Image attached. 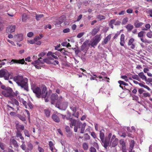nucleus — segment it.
<instances>
[{
    "label": "nucleus",
    "mask_w": 152,
    "mask_h": 152,
    "mask_svg": "<svg viewBox=\"0 0 152 152\" xmlns=\"http://www.w3.org/2000/svg\"><path fill=\"white\" fill-rule=\"evenodd\" d=\"M66 19V17L65 15H62L56 21V25H60L62 23L64 22Z\"/></svg>",
    "instance_id": "nucleus-11"
},
{
    "label": "nucleus",
    "mask_w": 152,
    "mask_h": 152,
    "mask_svg": "<svg viewBox=\"0 0 152 152\" xmlns=\"http://www.w3.org/2000/svg\"><path fill=\"white\" fill-rule=\"evenodd\" d=\"M38 149L39 152H44V150L39 146L38 147Z\"/></svg>",
    "instance_id": "nucleus-64"
},
{
    "label": "nucleus",
    "mask_w": 152,
    "mask_h": 152,
    "mask_svg": "<svg viewBox=\"0 0 152 152\" xmlns=\"http://www.w3.org/2000/svg\"><path fill=\"white\" fill-rule=\"evenodd\" d=\"M10 99L11 101H9V103H10L13 104H15L17 106H18L19 103L18 101L13 97L10 98Z\"/></svg>",
    "instance_id": "nucleus-17"
},
{
    "label": "nucleus",
    "mask_w": 152,
    "mask_h": 152,
    "mask_svg": "<svg viewBox=\"0 0 152 152\" xmlns=\"http://www.w3.org/2000/svg\"><path fill=\"white\" fill-rule=\"evenodd\" d=\"M132 77L134 79H135L138 81H140L139 80V79H140L139 78L137 75H133Z\"/></svg>",
    "instance_id": "nucleus-57"
},
{
    "label": "nucleus",
    "mask_w": 152,
    "mask_h": 152,
    "mask_svg": "<svg viewBox=\"0 0 152 152\" xmlns=\"http://www.w3.org/2000/svg\"><path fill=\"white\" fill-rule=\"evenodd\" d=\"M10 65L12 64H27V63L25 62L24 59L22 58V59L17 60L15 59H13L11 60V61L10 62Z\"/></svg>",
    "instance_id": "nucleus-7"
},
{
    "label": "nucleus",
    "mask_w": 152,
    "mask_h": 152,
    "mask_svg": "<svg viewBox=\"0 0 152 152\" xmlns=\"http://www.w3.org/2000/svg\"><path fill=\"white\" fill-rule=\"evenodd\" d=\"M51 103L52 104H54L56 100L58 101V99L59 98L58 97V95L56 93L52 94L51 96Z\"/></svg>",
    "instance_id": "nucleus-13"
},
{
    "label": "nucleus",
    "mask_w": 152,
    "mask_h": 152,
    "mask_svg": "<svg viewBox=\"0 0 152 152\" xmlns=\"http://www.w3.org/2000/svg\"><path fill=\"white\" fill-rule=\"evenodd\" d=\"M84 34L85 33L84 32L80 33L77 35V37L78 38H80L84 35Z\"/></svg>",
    "instance_id": "nucleus-55"
},
{
    "label": "nucleus",
    "mask_w": 152,
    "mask_h": 152,
    "mask_svg": "<svg viewBox=\"0 0 152 152\" xmlns=\"http://www.w3.org/2000/svg\"><path fill=\"white\" fill-rule=\"evenodd\" d=\"M28 79L27 78H23V76L21 78V80L19 82V83H18V86H20L21 88H24L25 90L28 91Z\"/></svg>",
    "instance_id": "nucleus-3"
},
{
    "label": "nucleus",
    "mask_w": 152,
    "mask_h": 152,
    "mask_svg": "<svg viewBox=\"0 0 152 152\" xmlns=\"http://www.w3.org/2000/svg\"><path fill=\"white\" fill-rule=\"evenodd\" d=\"M5 146V145L3 143L0 142V148L2 150H4V149Z\"/></svg>",
    "instance_id": "nucleus-59"
},
{
    "label": "nucleus",
    "mask_w": 152,
    "mask_h": 152,
    "mask_svg": "<svg viewBox=\"0 0 152 152\" xmlns=\"http://www.w3.org/2000/svg\"><path fill=\"white\" fill-rule=\"evenodd\" d=\"M15 25H9L7 27L6 32L7 33H12L15 31Z\"/></svg>",
    "instance_id": "nucleus-10"
},
{
    "label": "nucleus",
    "mask_w": 152,
    "mask_h": 152,
    "mask_svg": "<svg viewBox=\"0 0 152 152\" xmlns=\"http://www.w3.org/2000/svg\"><path fill=\"white\" fill-rule=\"evenodd\" d=\"M90 152H96V149L92 146L90 147Z\"/></svg>",
    "instance_id": "nucleus-58"
},
{
    "label": "nucleus",
    "mask_w": 152,
    "mask_h": 152,
    "mask_svg": "<svg viewBox=\"0 0 152 152\" xmlns=\"http://www.w3.org/2000/svg\"><path fill=\"white\" fill-rule=\"evenodd\" d=\"M97 18L100 20L105 19V17L101 15H99L97 16Z\"/></svg>",
    "instance_id": "nucleus-41"
},
{
    "label": "nucleus",
    "mask_w": 152,
    "mask_h": 152,
    "mask_svg": "<svg viewBox=\"0 0 152 152\" xmlns=\"http://www.w3.org/2000/svg\"><path fill=\"white\" fill-rule=\"evenodd\" d=\"M24 132L26 136H27L28 137H30V134H29V132L27 130H24Z\"/></svg>",
    "instance_id": "nucleus-48"
},
{
    "label": "nucleus",
    "mask_w": 152,
    "mask_h": 152,
    "mask_svg": "<svg viewBox=\"0 0 152 152\" xmlns=\"http://www.w3.org/2000/svg\"><path fill=\"white\" fill-rule=\"evenodd\" d=\"M145 91L142 88H139L138 90V92L140 95L142 94Z\"/></svg>",
    "instance_id": "nucleus-63"
},
{
    "label": "nucleus",
    "mask_w": 152,
    "mask_h": 152,
    "mask_svg": "<svg viewBox=\"0 0 152 152\" xmlns=\"http://www.w3.org/2000/svg\"><path fill=\"white\" fill-rule=\"evenodd\" d=\"M101 34H100L96 35L93 38V41L91 42V43L88 44V46H89L91 45L92 47L94 48L95 46L97 45L101 40Z\"/></svg>",
    "instance_id": "nucleus-5"
},
{
    "label": "nucleus",
    "mask_w": 152,
    "mask_h": 152,
    "mask_svg": "<svg viewBox=\"0 0 152 152\" xmlns=\"http://www.w3.org/2000/svg\"><path fill=\"white\" fill-rule=\"evenodd\" d=\"M139 85L141 87H144L146 89H147L148 90L150 91L151 90L150 88L147 86L144 85L143 84L139 83H138Z\"/></svg>",
    "instance_id": "nucleus-38"
},
{
    "label": "nucleus",
    "mask_w": 152,
    "mask_h": 152,
    "mask_svg": "<svg viewBox=\"0 0 152 152\" xmlns=\"http://www.w3.org/2000/svg\"><path fill=\"white\" fill-rule=\"evenodd\" d=\"M42 59V58L40 57L37 60H36L35 61L32 62L31 64L33 65H39L40 64H43V62L41 61L40 59Z\"/></svg>",
    "instance_id": "nucleus-23"
},
{
    "label": "nucleus",
    "mask_w": 152,
    "mask_h": 152,
    "mask_svg": "<svg viewBox=\"0 0 152 152\" xmlns=\"http://www.w3.org/2000/svg\"><path fill=\"white\" fill-rule=\"evenodd\" d=\"M17 40L18 41H20L23 39V35L22 34H18L17 36Z\"/></svg>",
    "instance_id": "nucleus-36"
},
{
    "label": "nucleus",
    "mask_w": 152,
    "mask_h": 152,
    "mask_svg": "<svg viewBox=\"0 0 152 152\" xmlns=\"http://www.w3.org/2000/svg\"><path fill=\"white\" fill-rule=\"evenodd\" d=\"M83 149L85 151L87 150L88 148V143L85 142H84L82 145Z\"/></svg>",
    "instance_id": "nucleus-33"
},
{
    "label": "nucleus",
    "mask_w": 152,
    "mask_h": 152,
    "mask_svg": "<svg viewBox=\"0 0 152 152\" xmlns=\"http://www.w3.org/2000/svg\"><path fill=\"white\" fill-rule=\"evenodd\" d=\"M23 143L22 145L20 146L21 148L23 150H26V146L25 144V141H22Z\"/></svg>",
    "instance_id": "nucleus-49"
},
{
    "label": "nucleus",
    "mask_w": 152,
    "mask_h": 152,
    "mask_svg": "<svg viewBox=\"0 0 152 152\" xmlns=\"http://www.w3.org/2000/svg\"><path fill=\"white\" fill-rule=\"evenodd\" d=\"M59 64V62L58 60H53L52 61H51V64H52L54 65H56L57 64Z\"/></svg>",
    "instance_id": "nucleus-52"
},
{
    "label": "nucleus",
    "mask_w": 152,
    "mask_h": 152,
    "mask_svg": "<svg viewBox=\"0 0 152 152\" xmlns=\"http://www.w3.org/2000/svg\"><path fill=\"white\" fill-rule=\"evenodd\" d=\"M118 83L120 85H123L124 86L128 85V84L127 83H125V82H124V81H122L119 80L118 81Z\"/></svg>",
    "instance_id": "nucleus-56"
},
{
    "label": "nucleus",
    "mask_w": 152,
    "mask_h": 152,
    "mask_svg": "<svg viewBox=\"0 0 152 152\" xmlns=\"http://www.w3.org/2000/svg\"><path fill=\"white\" fill-rule=\"evenodd\" d=\"M44 15L43 14H36L35 18L37 21H39L41 19L43 18Z\"/></svg>",
    "instance_id": "nucleus-32"
},
{
    "label": "nucleus",
    "mask_w": 152,
    "mask_h": 152,
    "mask_svg": "<svg viewBox=\"0 0 152 152\" xmlns=\"http://www.w3.org/2000/svg\"><path fill=\"white\" fill-rule=\"evenodd\" d=\"M91 135L94 139H95L96 138V134L94 132H91Z\"/></svg>",
    "instance_id": "nucleus-62"
},
{
    "label": "nucleus",
    "mask_w": 152,
    "mask_h": 152,
    "mask_svg": "<svg viewBox=\"0 0 152 152\" xmlns=\"http://www.w3.org/2000/svg\"><path fill=\"white\" fill-rule=\"evenodd\" d=\"M89 42V40H86L83 43L82 46L84 48H85L86 47V45L87 44L88 45V43Z\"/></svg>",
    "instance_id": "nucleus-54"
},
{
    "label": "nucleus",
    "mask_w": 152,
    "mask_h": 152,
    "mask_svg": "<svg viewBox=\"0 0 152 152\" xmlns=\"http://www.w3.org/2000/svg\"><path fill=\"white\" fill-rule=\"evenodd\" d=\"M144 24V23L139 21L138 20L135 21L134 25L136 28H139Z\"/></svg>",
    "instance_id": "nucleus-19"
},
{
    "label": "nucleus",
    "mask_w": 152,
    "mask_h": 152,
    "mask_svg": "<svg viewBox=\"0 0 152 152\" xmlns=\"http://www.w3.org/2000/svg\"><path fill=\"white\" fill-rule=\"evenodd\" d=\"M13 90L12 88L10 87H7V89L2 91L1 93L3 95L6 97L9 98H11L12 93Z\"/></svg>",
    "instance_id": "nucleus-6"
},
{
    "label": "nucleus",
    "mask_w": 152,
    "mask_h": 152,
    "mask_svg": "<svg viewBox=\"0 0 152 152\" xmlns=\"http://www.w3.org/2000/svg\"><path fill=\"white\" fill-rule=\"evenodd\" d=\"M104 129H102L100 131L99 136L101 140L104 137Z\"/></svg>",
    "instance_id": "nucleus-29"
},
{
    "label": "nucleus",
    "mask_w": 152,
    "mask_h": 152,
    "mask_svg": "<svg viewBox=\"0 0 152 152\" xmlns=\"http://www.w3.org/2000/svg\"><path fill=\"white\" fill-rule=\"evenodd\" d=\"M145 33V31H141L138 34V37L140 38L141 41L144 43H148V41L146 39H144L143 37L144 36V34Z\"/></svg>",
    "instance_id": "nucleus-9"
},
{
    "label": "nucleus",
    "mask_w": 152,
    "mask_h": 152,
    "mask_svg": "<svg viewBox=\"0 0 152 152\" xmlns=\"http://www.w3.org/2000/svg\"><path fill=\"white\" fill-rule=\"evenodd\" d=\"M31 89L33 93L35 94L37 97L38 98L41 97V89L39 87L36 86V85L35 83H32L31 84Z\"/></svg>",
    "instance_id": "nucleus-2"
},
{
    "label": "nucleus",
    "mask_w": 152,
    "mask_h": 152,
    "mask_svg": "<svg viewBox=\"0 0 152 152\" xmlns=\"http://www.w3.org/2000/svg\"><path fill=\"white\" fill-rule=\"evenodd\" d=\"M19 94V92L17 91H16L15 92L12 91V97H14L15 96H17Z\"/></svg>",
    "instance_id": "nucleus-50"
},
{
    "label": "nucleus",
    "mask_w": 152,
    "mask_h": 152,
    "mask_svg": "<svg viewBox=\"0 0 152 152\" xmlns=\"http://www.w3.org/2000/svg\"><path fill=\"white\" fill-rule=\"evenodd\" d=\"M134 39L133 38H131L129 40L128 43V45L130 46L131 45H132V44H133V43L134 42Z\"/></svg>",
    "instance_id": "nucleus-43"
},
{
    "label": "nucleus",
    "mask_w": 152,
    "mask_h": 152,
    "mask_svg": "<svg viewBox=\"0 0 152 152\" xmlns=\"http://www.w3.org/2000/svg\"><path fill=\"white\" fill-rule=\"evenodd\" d=\"M125 27L128 32H130L134 28L133 26L131 24H128Z\"/></svg>",
    "instance_id": "nucleus-24"
},
{
    "label": "nucleus",
    "mask_w": 152,
    "mask_h": 152,
    "mask_svg": "<svg viewBox=\"0 0 152 152\" xmlns=\"http://www.w3.org/2000/svg\"><path fill=\"white\" fill-rule=\"evenodd\" d=\"M27 146L28 148H27L29 149L30 151L32 150L33 148V145L30 142H28V144Z\"/></svg>",
    "instance_id": "nucleus-44"
},
{
    "label": "nucleus",
    "mask_w": 152,
    "mask_h": 152,
    "mask_svg": "<svg viewBox=\"0 0 152 152\" xmlns=\"http://www.w3.org/2000/svg\"><path fill=\"white\" fill-rule=\"evenodd\" d=\"M84 139L85 140H89L90 139V136L87 134L85 133L84 134Z\"/></svg>",
    "instance_id": "nucleus-47"
},
{
    "label": "nucleus",
    "mask_w": 152,
    "mask_h": 152,
    "mask_svg": "<svg viewBox=\"0 0 152 152\" xmlns=\"http://www.w3.org/2000/svg\"><path fill=\"white\" fill-rule=\"evenodd\" d=\"M10 75V73L7 71H6L5 75H4L3 77H4V79L6 80H8L9 79V77Z\"/></svg>",
    "instance_id": "nucleus-34"
},
{
    "label": "nucleus",
    "mask_w": 152,
    "mask_h": 152,
    "mask_svg": "<svg viewBox=\"0 0 152 152\" xmlns=\"http://www.w3.org/2000/svg\"><path fill=\"white\" fill-rule=\"evenodd\" d=\"M139 76L143 80H144L146 81H147V77L145 76L143 72H141L138 74Z\"/></svg>",
    "instance_id": "nucleus-27"
},
{
    "label": "nucleus",
    "mask_w": 152,
    "mask_h": 152,
    "mask_svg": "<svg viewBox=\"0 0 152 152\" xmlns=\"http://www.w3.org/2000/svg\"><path fill=\"white\" fill-rule=\"evenodd\" d=\"M99 27H97L94 28L91 32V34L92 36H95L99 31Z\"/></svg>",
    "instance_id": "nucleus-21"
},
{
    "label": "nucleus",
    "mask_w": 152,
    "mask_h": 152,
    "mask_svg": "<svg viewBox=\"0 0 152 152\" xmlns=\"http://www.w3.org/2000/svg\"><path fill=\"white\" fill-rule=\"evenodd\" d=\"M71 121H70L71 123L70 124V126L71 128H72L73 127L75 126L76 124L77 121L75 120L74 119H71Z\"/></svg>",
    "instance_id": "nucleus-28"
},
{
    "label": "nucleus",
    "mask_w": 152,
    "mask_h": 152,
    "mask_svg": "<svg viewBox=\"0 0 152 152\" xmlns=\"http://www.w3.org/2000/svg\"><path fill=\"white\" fill-rule=\"evenodd\" d=\"M11 143L13 144L14 146L15 147H18V146L17 141L14 139H13L12 140Z\"/></svg>",
    "instance_id": "nucleus-35"
},
{
    "label": "nucleus",
    "mask_w": 152,
    "mask_h": 152,
    "mask_svg": "<svg viewBox=\"0 0 152 152\" xmlns=\"http://www.w3.org/2000/svg\"><path fill=\"white\" fill-rule=\"evenodd\" d=\"M134 141L133 140H131L130 143V146L129 148V151H132L133 149L134 145Z\"/></svg>",
    "instance_id": "nucleus-30"
},
{
    "label": "nucleus",
    "mask_w": 152,
    "mask_h": 152,
    "mask_svg": "<svg viewBox=\"0 0 152 152\" xmlns=\"http://www.w3.org/2000/svg\"><path fill=\"white\" fill-rule=\"evenodd\" d=\"M61 116L64 119L65 118L66 115H63L60 113H57V114H53L52 115L51 118L54 122L56 123H59L60 121V117Z\"/></svg>",
    "instance_id": "nucleus-4"
},
{
    "label": "nucleus",
    "mask_w": 152,
    "mask_h": 152,
    "mask_svg": "<svg viewBox=\"0 0 152 152\" xmlns=\"http://www.w3.org/2000/svg\"><path fill=\"white\" fill-rule=\"evenodd\" d=\"M16 128L17 131H20V130H24L25 127L24 125L19 124H17L16 125Z\"/></svg>",
    "instance_id": "nucleus-22"
},
{
    "label": "nucleus",
    "mask_w": 152,
    "mask_h": 152,
    "mask_svg": "<svg viewBox=\"0 0 152 152\" xmlns=\"http://www.w3.org/2000/svg\"><path fill=\"white\" fill-rule=\"evenodd\" d=\"M43 63L44 62H45L48 64H51V61L48 58H44L43 59Z\"/></svg>",
    "instance_id": "nucleus-40"
},
{
    "label": "nucleus",
    "mask_w": 152,
    "mask_h": 152,
    "mask_svg": "<svg viewBox=\"0 0 152 152\" xmlns=\"http://www.w3.org/2000/svg\"><path fill=\"white\" fill-rule=\"evenodd\" d=\"M70 109L73 111L72 115L77 118H78L79 113L78 112H76L77 107L74 105H71L70 107Z\"/></svg>",
    "instance_id": "nucleus-8"
},
{
    "label": "nucleus",
    "mask_w": 152,
    "mask_h": 152,
    "mask_svg": "<svg viewBox=\"0 0 152 152\" xmlns=\"http://www.w3.org/2000/svg\"><path fill=\"white\" fill-rule=\"evenodd\" d=\"M58 51L61 52L64 55H66L67 53H66V52L64 48L60 49V50H58Z\"/></svg>",
    "instance_id": "nucleus-45"
},
{
    "label": "nucleus",
    "mask_w": 152,
    "mask_h": 152,
    "mask_svg": "<svg viewBox=\"0 0 152 152\" xmlns=\"http://www.w3.org/2000/svg\"><path fill=\"white\" fill-rule=\"evenodd\" d=\"M128 21V18L127 17H125L124 18L122 22V25L126 24Z\"/></svg>",
    "instance_id": "nucleus-46"
},
{
    "label": "nucleus",
    "mask_w": 152,
    "mask_h": 152,
    "mask_svg": "<svg viewBox=\"0 0 152 152\" xmlns=\"http://www.w3.org/2000/svg\"><path fill=\"white\" fill-rule=\"evenodd\" d=\"M44 112L47 117H49L50 116V111L49 110L45 109L44 110Z\"/></svg>",
    "instance_id": "nucleus-39"
},
{
    "label": "nucleus",
    "mask_w": 152,
    "mask_h": 152,
    "mask_svg": "<svg viewBox=\"0 0 152 152\" xmlns=\"http://www.w3.org/2000/svg\"><path fill=\"white\" fill-rule=\"evenodd\" d=\"M147 36L149 38H151L152 37V32L151 31H150L148 32L147 34Z\"/></svg>",
    "instance_id": "nucleus-61"
},
{
    "label": "nucleus",
    "mask_w": 152,
    "mask_h": 152,
    "mask_svg": "<svg viewBox=\"0 0 152 152\" xmlns=\"http://www.w3.org/2000/svg\"><path fill=\"white\" fill-rule=\"evenodd\" d=\"M48 95L47 91V88L46 87H44L42 89V92L41 91V97L44 98H46Z\"/></svg>",
    "instance_id": "nucleus-16"
},
{
    "label": "nucleus",
    "mask_w": 152,
    "mask_h": 152,
    "mask_svg": "<svg viewBox=\"0 0 152 152\" xmlns=\"http://www.w3.org/2000/svg\"><path fill=\"white\" fill-rule=\"evenodd\" d=\"M16 136L17 137H19L22 140V141H24V137L22 136L21 132L20 131H17L16 132Z\"/></svg>",
    "instance_id": "nucleus-20"
},
{
    "label": "nucleus",
    "mask_w": 152,
    "mask_h": 152,
    "mask_svg": "<svg viewBox=\"0 0 152 152\" xmlns=\"http://www.w3.org/2000/svg\"><path fill=\"white\" fill-rule=\"evenodd\" d=\"M22 77V76L19 75L15 76L13 78V80L18 84V83H19V82L21 80V78Z\"/></svg>",
    "instance_id": "nucleus-18"
},
{
    "label": "nucleus",
    "mask_w": 152,
    "mask_h": 152,
    "mask_svg": "<svg viewBox=\"0 0 152 152\" xmlns=\"http://www.w3.org/2000/svg\"><path fill=\"white\" fill-rule=\"evenodd\" d=\"M27 16L26 14H23L22 16V20L23 22H25L27 20Z\"/></svg>",
    "instance_id": "nucleus-42"
},
{
    "label": "nucleus",
    "mask_w": 152,
    "mask_h": 152,
    "mask_svg": "<svg viewBox=\"0 0 152 152\" xmlns=\"http://www.w3.org/2000/svg\"><path fill=\"white\" fill-rule=\"evenodd\" d=\"M86 125V124L84 123L82 124L81 122H80L78 125V128L80 129V133H83L85 129V126Z\"/></svg>",
    "instance_id": "nucleus-15"
},
{
    "label": "nucleus",
    "mask_w": 152,
    "mask_h": 152,
    "mask_svg": "<svg viewBox=\"0 0 152 152\" xmlns=\"http://www.w3.org/2000/svg\"><path fill=\"white\" fill-rule=\"evenodd\" d=\"M19 94V92L17 91H16L15 92L12 91V97H14L15 96H17Z\"/></svg>",
    "instance_id": "nucleus-51"
},
{
    "label": "nucleus",
    "mask_w": 152,
    "mask_h": 152,
    "mask_svg": "<svg viewBox=\"0 0 152 152\" xmlns=\"http://www.w3.org/2000/svg\"><path fill=\"white\" fill-rule=\"evenodd\" d=\"M68 103L65 101L62 96H60L56 103V107L60 109L65 110L67 107Z\"/></svg>",
    "instance_id": "nucleus-1"
},
{
    "label": "nucleus",
    "mask_w": 152,
    "mask_h": 152,
    "mask_svg": "<svg viewBox=\"0 0 152 152\" xmlns=\"http://www.w3.org/2000/svg\"><path fill=\"white\" fill-rule=\"evenodd\" d=\"M101 140L103 144V146L105 148H107V147L109 145L110 140L105 138H104Z\"/></svg>",
    "instance_id": "nucleus-12"
},
{
    "label": "nucleus",
    "mask_w": 152,
    "mask_h": 152,
    "mask_svg": "<svg viewBox=\"0 0 152 152\" xmlns=\"http://www.w3.org/2000/svg\"><path fill=\"white\" fill-rule=\"evenodd\" d=\"M111 34L108 35L106 37H105L103 42L104 44H106L108 42L110 41L111 38Z\"/></svg>",
    "instance_id": "nucleus-26"
},
{
    "label": "nucleus",
    "mask_w": 152,
    "mask_h": 152,
    "mask_svg": "<svg viewBox=\"0 0 152 152\" xmlns=\"http://www.w3.org/2000/svg\"><path fill=\"white\" fill-rule=\"evenodd\" d=\"M125 36L124 34H122L121 35L120 44L121 46H124L125 43Z\"/></svg>",
    "instance_id": "nucleus-25"
},
{
    "label": "nucleus",
    "mask_w": 152,
    "mask_h": 152,
    "mask_svg": "<svg viewBox=\"0 0 152 152\" xmlns=\"http://www.w3.org/2000/svg\"><path fill=\"white\" fill-rule=\"evenodd\" d=\"M118 143V138H115L112 143V146L115 147L116 146Z\"/></svg>",
    "instance_id": "nucleus-31"
},
{
    "label": "nucleus",
    "mask_w": 152,
    "mask_h": 152,
    "mask_svg": "<svg viewBox=\"0 0 152 152\" xmlns=\"http://www.w3.org/2000/svg\"><path fill=\"white\" fill-rule=\"evenodd\" d=\"M6 71L4 69H1L0 70V77H3Z\"/></svg>",
    "instance_id": "nucleus-37"
},
{
    "label": "nucleus",
    "mask_w": 152,
    "mask_h": 152,
    "mask_svg": "<svg viewBox=\"0 0 152 152\" xmlns=\"http://www.w3.org/2000/svg\"><path fill=\"white\" fill-rule=\"evenodd\" d=\"M150 94L148 93H145L143 94V96L146 97H150Z\"/></svg>",
    "instance_id": "nucleus-60"
},
{
    "label": "nucleus",
    "mask_w": 152,
    "mask_h": 152,
    "mask_svg": "<svg viewBox=\"0 0 152 152\" xmlns=\"http://www.w3.org/2000/svg\"><path fill=\"white\" fill-rule=\"evenodd\" d=\"M119 143L121 145L122 152H126V143L123 139H121L119 141Z\"/></svg>",
    "instance_id": "nucleus-14"
},
{
    "label": "nucleus",
    "mask_w": 152,
    "mask_h": 152,
    "mask_svg": "<svg viewBox=\"0 0 152 152\" xmlns=\"http://www.w3.org/2000/svg\"><path fill=\"white\" fill-rule=\"evenodd\" d=\"M18 117L22 121H26V118L25 117L22 116L20 115H18Z\"/></svg>",
    "instance_id": "nucleus-53"
}]
</instances>
